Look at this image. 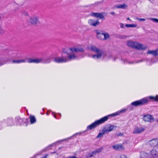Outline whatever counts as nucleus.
Returning <instances> with one entry per match:
<instances>
[{
  "label": "nucleus",
  "mask_w": 158,
  "mask_h": 158,
  "mask_svg": "<svg viewBox=\"0 0 158 158\" xmlns=\"http://www.w3.org/2000/svg\"><path fill=\"white\" fill-rule=\"evenodd\" d=\"M106 133L103 129L102 131V132L99 133L98 135L97 136V138H98L102 137L103 135Z\"/></svg>",
  "instance_id": "25"
},
{
  "label": "nucleus",
  "mask_w": 158,
  "mask_h": 158,
  "mask_svg": "<svg viewBox=\"0 0 158 158\" xmlns=\"http://www.w3.org/2000/svg\"><path fill=\"white\" fill-rule=\"evenodd\" d=\"M125 26L127 27H136L137 25L135 24H126Z\"/></svg>",
  "instance_id": "23"
},
{
  "label": "nucleus",
  "mask_w": 158,
  "mask_h": 158,
  "mask_svg": "<svg viewBox=\"0 0 158 158\" xmlns=\"http://www.w3.org/2000/svg\"><path fill=\"white\" fill-rule=\"evenodd\" d=\"M120 112H119V111H118L114 114H113V115L114 116H116V115H120Z\"/></svg>",
  "instance_id": "33"
},
{
  "label": "nucleus",
  "mask_w": 158,
  "mask_h": 158,
  "mask_svg": "<svg viewBox=\"0 0 158 158\" xmlns=\"http://www.w3.org/2000/svg\"><path fill=\"white\" fill-rule=\"evenodd\" d=\"M117 158H127L126 156L123 154L118 155L117 156Z\"/></svg>",
  "instance_id": "29"
},
{
  "label": "nucleus",
  "mask_w": 158,
  "mask_h": 158,
  "mask_svg": "<svg viewBox=\"0 0 158 158\" xmlns=\"http://www.w3.org/2000/svg\"><path fill=\"white\" fill-rule=\"evenodd\" d=\"M56 153V152H52L51 153V154H53V153Z\"/></svg>",
  "instance_id": "42"
},
{
  "label": "nucleus",
  "mask_w": 158,
  "mask_h": 158,
  "mask_svg": "<svg viewBox=\"0 0 158 158\" xmlns=\"http://www.w3.org/2000/svg\"><path fill=\"white\" fill-rule=\"evenodd\" d=\"M4 63H0V66L3 65Z\"/></svg>",
  "instance_id": "38"
},
{
  "label": "nucleus",
  "mask_w": 158,
  "mask_h": 158,
  "mask_svg": "<svg viewBox=\"0 0 158 158\" xmlns=\"http://www.w3.org/2000/svg\"><path fill=\"white\" fill-rule=\"evenodd\" d=\"M109 37V35L108 33H103V40H106Z\"/></svg>",
  "instance_id": "26"
},
{
  "label": "nucleus",
  "mask_w": 158,
  "mask_h": 158,
  "mask_svg": "<svg viewBox=\"0 0 158 158\" xmlns=\"http://www.w3.org/2000/svg\"><path fill=\"white\" fill-rule=\"evenodd\" d=\"M54 61L56 63H61L65 62L70 60L69 58L62 57H56L54 58Z\"/></svg>",
  "instance_id": "10"
},
{
  "label": "nucleus",
  "mask_w": 158,
  "mask_h": 158,
  "mask_svg": "<svg viewBox=\"0 0 158 158\" xmlns=\"http://www.w3.org/2000/svg\"><path fill=\"white\" fill-rule=\"evenodd\" d=\"M115 7L117 8H121L122 9H125L127 7V5L125 3L123 4H120L116 5L115 6Z\"/></svg>",
  "instance_id": "17"
},
{
  "label": "nucleus",
  "mask_w": 158,
  "mask_h": 158,
  "mask_svg": "<svg viewBox=\"0 0 158 158\" xmlns=\"http://www.w3.org/2000/svg\"><path fill=\"white\" fill-rule=\"evenodd\" d=\"M110 14L112 15H115V13L114 11L111 12L110 13Z\"/></svg>",
  "instance_id": "36"
},
{
  "label": "nucleus",
  "mask_w": 158,
  "mask_h": 158,
  "mask_svg": "<svg viewBox=\"0 0 158 158\" xmlns=\"http://www.w3.org/2000/svg\"><path fill=\"white\" fill-rule=\"evenodd\" d=\"M22 15L25 16V17H27L28 16V14L27 12L26 11H23L22 12Z\"/></svg>",
  "instance_id": "28"
},
{
  "label": "nucleus",
  "mask_w": 158,
  "mask_h": 158,
  "mask_svg": "<svg viewBox=\"0 0 158 158\" xmlns=\"http://www.w3.org/2000/svg\"><path fill=\"white\" fill-rule=\"evenodd\" d=\"M87 48L88 50L97 53L96 54L93 55L92 56V57L94 59H99L102 57H104L106 56L104 51L93 45H89Z\"/></svg>",
  "instance_id": "2"
},
{
  "label": "nucleus",
  "mask_w": 158,
  "mask_h": 158,
  "mask_svg": "<svg viewBox=\"0 0 158 158\" xmlns=\"http://www.w3.org/2000/svg\"><path fill=\"white\" fill-rule=\"evenodd\" d=\"M25 62L26 61L25 59L15 60H13L12 61V62L14 63H25Z\"/></svg>",
  "instance_id": "21"
},
{
  "label": "nucleus",
  "mask_w": 158,
  "mask_h": 158,
  "mask_svg": "<svg viewBox=\"0 0 158 158\" xmlns=\"http://www.w3.org/2000/svg\"><path fill=\"white\" fill-rule=\"evenodd\" d=\"M149 19L153 22L158 23V19L153 18H149Z\"/></svg>",
  "instance_id": "30"
},
{
  "label": "nucleus",
  "mask_w": 158,
  "mask_h": 158,
  "mask_svg": "<svg viewBox=\"0 0 158 158\" xmlns=\"http://www.w3.org/2000/svg\"><path fill=\"white\" fill-rule=\"evenodd\" d=\"M2 30V27L0 26V31H1Z\"/></svg>",
  "instance_id": "41"
},
{
  "label": "nucleus",
  "mask_w": 158,
  "mask_h": 158,
  "mask_svg": "<svg viewBox=\"0 0 158 158\" xmlns=\"http://www.w3.org/2000/svg\"><path fill=\"white\" fill-rule=\"evenodd\" d=\"M106 13L105 12H102L100 13L93 12L90 14L91 16L97 18H99L100 19H104V17L106 16Z\"/></svg>",
  "instance_id": "6"
},
{
  "label": "nucleus",
  "mask_w": 158,
  "mask_h": 158,
  "mask_svg": "<svg viewBox=\"0 0 158 158\" xmlns=\"http://www.w3.org/2000/svg\"><path fill=\"white\" fill-rule=\"evenodd\" d=\"M27 21L28 22L33 24H35L39 22L38 17L35 15H33L30 17Z\"/></svg>",
  "instance_id": "7"
},
{
  "label": "nucleus",
  "mask_w": 158,
  "mask_h": 158,
  "mask_svg": "<svg viewBox=\"0 0 158 158\" xmlns=\"http://www.w3.org/2000/svg\"><path fill=\"white\" fill-rule=\"evenodd\" d=\"M145 129L143 127H136L133 131V134L139 133L144 131Z\"/></svg>",
  "instance_id": "14"
},
{
  "label": "nucleus",
  "mask_w": 158,
  "mask_h": 158,
  "mask_svg": "<svg viewBox=\"0 0 158 158\" xmlns=\"http://www.w3.org/2000/svg\"><path fill=\"white\" fill-rule=\"evenodd\" d=\"M113 148L116 150H122L124 149V147L122 144H116L112 146Z\"/></svg>",
  "instance_id": "15"
},
{
  "label": "nucleus",
  "mask_w": 158,
  "mask_h": 158,
  "mask_svg": "<svg viewBox=\"0 0 158 158\" xmlns=\"http://www.w3.org/2000/svg\"><path fill=\"white\" fill-rule=\"evenodd\" d=\"M136 42V41H133L131 40H128L127 42V44L128 46L132 48H135Z\"/></svg>",
  "instance_id": "16"
},
{
  "label": "nucleus",
  "mask_w": 158,
  "mask_h": 158,
  "mask_svg": "<svg viewBox=\"0 0 158 158\" xmlns=\"http://www.w3.org/2000/svg\"><path fill=\"white\" fill-rule=\"evenodd\" d=\"M88 24L90 26L94 27L98 26L100 24V22L98 20L90 19L88 20Z\"/></svg>",
  "instance_id": "8"
},
{
  "label": "nucleus",
  "mask_w": 158,
  "mask_h": 158,
  "mask_svg": "<svg viewBox=\"0 0 158 158\" xmlns=\"http://www.w3.org/2000/svg\"><path fill=\"white\" fill-rule=\"evenodd\" d=\"M119 25L120 26V27L122 28H124V25L123 23H119Z\"/></svg>",
  "instance_id": "34"
},
{
  "label": "nucleus",
  "mask_w": 158,
  "mask_h": 158,
  "mask_svg": "<svg viewBox=\"0 0 158 158\" xmlns=\"http://www.w3.org/2000/svg\"><path fill=\"white\" fill-rule=\"evenodd\" d=\"M158 95H156L155 97H153L152 96H150L145 98H148V100L149 101V99H150L151 100H154L156 101H158Z\"/></svg>",
  "instance_id": "20"
},
{
  "label": "nucleus",
  "mask_w": 158,
  "mask_h": 158,
  "mask_svg": "<svg viewBox=\"0 0 158 158\" xmlns=\"http://www.w3.org/2000/svg\"><path fill=\"white\" fill-rule=\"evenodd\" d=\"M103 148V147H102L98 149H97L93 152V153L94 154V155L98 153L101 152Z\"/></svg>",
  "instance_id": "22"
},
{
  "label": "nucleus",
  "mask_w": 158,
  "mask_h": 158,
  "mask_svg": "<svg viewBox=\"0 0 158 158\" xmlns=\"http://www.w3.org/2000/svg\"><path fill=\"white\" fill-rule=\"evenodd\" d=\"M143 119L145 122H152L154 121V118L150 114L144 115L143 117Z\"/></svg>",
  "instance_id": "12"
},
{
  "label": "nucleus",
  "mask_w": 158,
  "mask_h": 158,
  "mask_svg": "<svg viewBox=\"0 0 158 158\" xmlns=\"http://www.w3.org/2000/svg\"><path fill=\"white\" fill-rule=\"evenodd\" d=\"M157 56H158V49H156Z\"/></svg>",
  "instance_id": "40"
},
{
  "label": "nucleus",
  "mask_w": 158,
  "mask_h": 158,
  "mask_svg": "<svg viewBox=\"0 0 158 158\" xmlns=\"http://www.w3.org/2000/svg\"><path fill=\"white\" fill-rule=\"evenodd\" d=\"M44 60L43 58L35 59H29L28 60V62L29 63H39L43 62Z\"/></svg>",
  "instance_id": "11"
},
{
  "label": "nucleus",
  "mask_w": 158,
  "mask_h": 158,
  "mask_svg": "<svg viewBox=\"0 0 158 158\" xmlns=\"http://www.w3.org/2000/svg\"><path fill=\"white\" fill-rule=\"evenodd\" d=\"M94 154L93 153V152H92L89 153L86 156V158H89L92 157L93 156Z\"/></svg>",
  "instance_id": "27"
},
{
  "label": "nucleus",
  "mask_w": 158,
  "mask_h": 158,
  "mask_svg": "<svg viewBox=\"0 0 158 158\" xmlns=\"http://www.w3.org/2000/svg\"><path fill=\"white\" fill-rule=\"evenodd\" d=\"M81 134V132H80V133H76L75 134H74L73 135V136H76L77 135H80Z\"/></svg>",
  "instance_id": "37"
},
{
  "label": "nucleus",
  "mask_w": 158,
  "mask_h": 158,
  "mask_svg": "<svg viewBox=\"0 0 158 158\" xmlns=\"http://www.w3.org/2000/svg\"><path fill=\"white\" fill-rule=\"evenodd\" d=\"M51 61V59L50 58H48L46 59L45 60L44 63H49Z\"/></svg>",
  "instance_id": "31"
},
{
  "label": "nucleus",
  "mask_w": 158,
  "mask_h": 158,
  "mask_svg": "<svg viewBox=\"0 0 158 158\" xmlns=\"http://www.w3.org/2000/svg\"><path fill=\"white\" fill-rule=\"evenodd\" d=\"M30 121L31 124H32L35 123L36 122V119L35 117L33 116H30Z\"/></svg>",
  "instance_id": "24"
},
{
  "label": "nucleus",
  "mask_w": 158,
  "mask_h": 158,
  "mask_svg": "<svg viewBox=\"0 0 158 158\" xmlns=\"http://www.w3.org/2000/svg\"><path fill=\"white\" fill-rule=\"evenodd\" d=\"M149 144L153 147L150 154L144 152H140V158H158V138L153 139L149 141Z\"/></svg>",
  "instance_id": "1"
},
{
  "label": "nucleus",
  "mask_w": 158,
  "mask_h": 158,
  "mask_svg": "<svg viewBox=\"0 0 158 158\" xmlns=\"http://www.w3.org/2000/svg\"><path fill=\"white\" fill-rule=\"evenodd\" d=\"M148 98H143L140 100L131 103V105L135 106H141L148 102Z\"/></svg>",
  "instance_id": "5"
},
{
  "label": "nucleus",
  "mask_w": 158,
  "mask_h": 158,
  "mask_svg": "<svg viewBox=\"0 0 158 158\" xmlns=\"http://www.w3.org/2000/svg\"><path fill=\"white\" fill-rule=\"evenodd\" d=\"M127 20H130L131 21V19H130L129 18H127Z\"/></svg>",
  "instance_id": "39"
},
{
  "label": "nucleus",
  "mask_w": 158,
  "mask_h": 158,
  "mask_svg": "<svg viewBox=\"0 0 158 158\" xmlns=\"http://www.w3.org/2000/svg\"><path fill=\"white\" fill-rule=\"evenodd\" d=\"M116 127L113 125L106 126L103 128V130L106 133L112 131L116 129Z\"/></svg>",
  "instance_id": "9"
},
{
  "label": "nucleus",
  "mask_w": 158,
  "mask_h": 158,
  "mask_svg": "<svg viewBox=\"0 0 158 158\" xmlns=\"http://www.w3.org/2000/svg\"><path fill=\"white\" fill-rule=\"evenodd\" d=\"M97 36L99 39L103 40V33L97 31Z\"/></svg>",
  "instance_id": "18"
},
{
  "label": "nucleus",
  "mask_w": 158,
  "mask_h": 158,
  "mask_svg": "<svg viewBox=\"0 0 158 158\" xmlns=\"http://www.w3.org/2000/svg\"><path fill=\"white\" fill-rule=\"evenodd\" d=\"M108 119V117L107 116H105L98 120L96 121L94 123L88 126L87 127V129L88 130H91L96 127L97 125L103 123L107 120Z\"/></svg>",
  "instance_id": "4"
},
{
  "label": "nucleus",
  "mask_w": 158,
  "mask_h": 158,
  "mask_svg": "<svg viewBox=\"0 0 158 158\" xmlns=\"http://www.w3.org/2000/svg\"><path fill=\"white\" fill-rule=\"evenodd\" d=\"M98 3H99V4H100V3H101V2H98Z\"/></svg>",
  "instance_id": "43"
},
{
  "label": "nucleus",
  "mask_w": 158,
  "mask_h": 158,
  "mask_svg": "<svg viewBox=\"0 0 158 158\" xmlns=\"http://www.w3.org/2000/svg\"><path fill=\"white\" fill-rule=\"evenodd\" d=\"M136 19L139 21H145V19L143 18H136Z\"/></svg>",
  "instance_id": "32"
},
{
  "label": "nucleus",
  "mask_w": 158,
  "mask_h": 158,
  "mask_svg": "<svg viewBox=\"0 0 158 158\" xmlns=\"http://www.w3.org/2000/svg\"><path fill=\"white\" fill-rule=\"evenodd\" d=\"M126 110H127L126 109H123V110H120V111H119L120 114L121 113H123L125 112Z\"/></svg>",
  "instance_id": "35"
},
{
  "label": "nucleus",
  "mask_w": 158,
  "mask_h": 158,
  "mask_svg": "<svg viewBox=\"0 0 158 158\" xmlns=\"http://www.w3.org/2000/svg\"><path fill=\"white\" fill-rule=\"evenodd\" d=\"M147 48V46L136 42L135 48L138 50H144Z\"/></svg>",
  "instance_id": "13"
},
{
  "label": "nucleus",
  "mask_w": 158,
  "mask_h": 158,
  "mask_svg": "<svg viewBox=\"0 0 158 158\" xmlns=\"http://www.w3.org/2000/svg\"><path fill=\"white\" fill-rule=\"evenodd\" d=\"M148 54H152L155 56H157L156 50H148L147 52Z\"/></svg>",
  "instance_id": "19"
},
{
  "label": "nucleus",
  "mask_w": 158,
  "mask_h": 158,
  "mask_svg": "<svg viewBox=\"0 0 158 158\" xmlns=\"http://www.w3.org/2000/svg\"><path fill=\"white\" fill-rule=\"evenodd\" d=\"M69 50L71 52V53L68 54V57L69 60L74 59L77 57V56L74 53L75 52L76 53L83 52L84 51V49L80 47L71 48H69Z\"/></svg>",
  "instance_id": "3"
}]
</instances>
